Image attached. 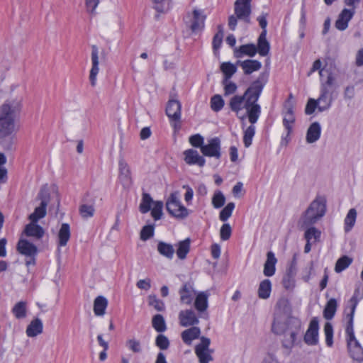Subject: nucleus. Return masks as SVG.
I'll use <instances>...</instances> for the list:
<instances>
[{
  "instance_id": "1",
  "label": "nucleus",
  "mask_w": 363,
  "mask_h": 363,
  "mask_svg": "<svg viewBox=\"0 0 363 363\" xmlns=\"http://www.w3.org/2000/svg\"><path fill=\"white\" fill-rule=\"evenodd\" d=\"M267 77L262 74L251 83L242 95H234L229 101L228 106L230 110L236 114L240 120L244 121L247 118L251 123L244 130L243 143L245 147H249L252 143L255 135L256 123L261 115V106L258 104L259 99L267 83Z\"/></svg>"
},
{
  "instance_id": "2",
  "label": "nucleus",
  "mask_w": 363,
  "mask_h": 363,
  "mask_svg": "<svg viewBox=\"0 0 363 363\" xmlns=\"http://www.w3.org/2000/svg\"><path fill=\"white\" fill-rule=\"evenodd\" d=\"M21 110L18 100L6 101L0 106V132H15V120Z\"/></svg>"
},
{
  "instance_id": "3",
  "label": "nucleus",
  "mask_w": 363,
  "mask_h": 363,
  "mask_svg": "<svg viewBox=\"0 0 363 363\" xmlns=\"http://www.w3.org/2000/svg\"><path fill=\"white\" fill-rule=\"evenodd\" d=\"M326 212V203L324 198L317 196L307 208L303 216L301 222L302 227L313 225Z\"/></svg>"
},
{
  "instance_id": "4",
  "label": "nucleus",
  "mask_w": 363,
  "mask_h": 363,
  "mask_svg": "<svg viewBox=\"0 0 363 363\" xmlns=\"http://www.w3.org/2000/svg\"><path fill=\"white\" fill-rule=\"evenodd\" d=\"M345 338L350 357L358 363L363 361V347L357 340L354 331V322H347L345 328Z\"/></svg>"
},
{
  "instance_id": "5",
  "label": "nucleus",
  "mask_w": 363,
  "mask_h": 363,
  "mask_svg": "<svg viewBox=\"0 0 363 363\" xmlns=\"http://www.w3.org/2000/svg\"><path fill=\"white\" fill-rule=\"evenodd\" d=\"M167 212L177 219H184L189 215V211L182 203L178 191L170 194L166 201Z\"/></svg>"
},
{
  "instance_id": "6",
  "label": "nucleus",
  "mask_w": 363,
  "mask_h": 363,
  "mask_svg": "<svg viewBox=\"0 0 363 363\" xmlns=\"http://www.w3.org/2000/svg\"><path fill=\"white\" fill-rule=\"evenodd\" d=\"M16 250L19 254L26 257V265L35 264V257L38 255V247L26 239L20 238L16 245Z\"/></svg>"
},
{
  "instance_id": "7",
  "label": "nucleus",
  "mask_w": 363,
  "mask_h": 363,
  "mask_svg": "<svg viewBox=\"0 0 363 363\" xmlns=\"http://www.w3.org/2000/svg\"><path fill=\"white\" fill-rule=\"evenodd\" d=\"M289 324L291 326L289 330L281 334V345L283 347L291 351L295 345L296 336L301 330L302 325L300 320H292Z\"/></svg>"
},
{
  "instance_id": "8",
  "label": "nucleus",
  "mask_w": 363,
  "mask_h": 363,
  "mask_svg": "<svg viewBox=\"0 0 363 363\" xmlns=\"http://www.w3.org/2000/svg\"><path fill=\"white\" fill-rule=\"evenodd\" d=\"M201 342L195 346L194 352L199 363H209L213 361V350L209 348L211 340L208 337L202 336Z\"/></svg>"
},
{
  "instance_id": "9",
  "label": "nucleus",
  "mask_w": 363,
  "mask_h": 363,
  "mask_svg": "<svg viewBox=\"0 0 363 363\" xmlns=\"http://www.w3.org/2000/svg\"><path fill=\"white\" fill-rule=\"evenodd\" d=\"M251 1L252 0H236L234 4L235 15L240 21L246 23H250Z\"/></svg>"
},
{
  "instance_id": "10",
  "label": "nucleus",
  "mask_w": 363,
  "mask_h": 363,
  "mask_svg": "<svg viewBox=\"0 0 363 363\" xmlns=\"http://www.w3.org/2000/svg\"><path fill=\"white\" fill-rule=\"evenodd\" d=\"M220 140L218 137L211 138L206 145L201 147V153L206 157L220 159L221 157Z\"/></svg>"
},
{
  "instance_id": "11",
  "label": "nucleus",
  "mask_w": 363,
  "mask_h": 363,
  "mask_svg": "<svg viewBox=\"0 0 363 363\" xmlns=\"http://www.w3.org/2000/svg\"><path fill=\"white\" fill-rule=\"evenodd\" d=\"M363 298V285L357 284L354 294L349 301V313L346 315L347 322H354V313L359 302Z\"/></svg>"
},
{
  "instance_id": "12",
  "label": "nucleus",
  "mask_w": 363,
  "mask_h": 363,
  "mask_svg": "<svg viewBox=\"0 0 363 363\" xmlns=\"http://www.w3.org/2000/svg\"><path fill=\"white\" fill-rule=\"evenodd\" d=\"M318 320L316 317L311 319L308 330L303 337V340L308 345H316L318 342Z\"/></svg>"
},
{
  "instance_id": "13",
  "label": "nucleus",
  "mask_w": 363,
  "mask_h": 363,
  "mask_svg": "<svg viewBox=\"0 0 363 363\" xmlns=\"http://www.w3.org/2000/svg\"><path fill=\"white\" fill-rule=\"evenodd\" d=\"M292 320L299 319L292 316L287 318L276 316L272 323V331L276 335H281L282 333H284L289 330L291 326L289 323Z\"/></svg>"
},
{
  "instance_id": "14",
  "label": "nucleus",
  "mask_w": 363,
  "mask_h": 363,
  "mask_svg": "<svg viewBox=\"0 0 363 363\" xmlns=\"http://www.w3.org/2000/svg\"><path fill=\"white\" fill-rule=\"evenodd\" d=\"M333 90L326 89L325 87L320 89V96L317 99L319 104L318 109L320 112L327 111L330 108L333 101Z\"/></svg>"
},
{
  "instance_id": "15",
  "label": "nucleus",
  "mask_w": 363,
  "mask_h": 363,
  "mask_svg": "<svg viewBox=\"0 0 363 363\" xmlns=\"http://www.w3.org/2000/svg\"><path fill=\"white\" fill-rule=\"evenodd\" d=\"M91 68L90 69L89 73V81L90 84L92 86H95L96 85V77L99 72V49L98 47L95 45L91 46Z\"/></svg>"
},
{
  "instance_id": "16",
  "label": "nucleus",
  "mask_w": 363,
  "mask_h": 363,
  "mask_svg": "<svg viewBox=\"0 0 363 363\" xmlns=\"http://www.w3.org/2000/svg\"><path fill=\"white\" fill-rule=\"evenodd\" d=\"M180 303L186 305H191L196 296V291L190 282L184 283L179 290Z\"/></svg>"
},
{
  "instance_id": "17",
  "label": "nucleus",
  "mask_w": 363,
  "mask_h": 363,
  "mask_svg": "<svg viewBox=\"0 0 363 363\" xmlns=\"http://www.w3.org/2000/svg\"><path fill=\"white\" fill-rule=\"evenodd\" d=\"M179 324L183 327L194 326L199 323V318L191 309L181 311L179 313Z\"/></svg>"
},
{
  "instance_id": "18",
  "label": "nucleus",
  "mask_w": 363,
  "mask_h": 363,
  "mask_svg": "<svg viewBox=\"0 0 363 363\" xmlns=\"http://www.w3.org/2000/svg\"><path fill=\"white\" fill-rule=\"evenodd\" d=\"M182 105L177 100L170 99L166 107V114L173 121H179L181 119Z\"/></svg>"
},
{
  "instance_id": "19",
  "label": "nucleus",
  "mask_w": 363,
  "mask_h": 363,
  "mask_svg": "<svg viewBox=\"0 0 363 363\" xmlns=\"http://www.w3.org/2000/svg\"><path fill=\"white\" fill-rule=\"evenodd\" d=\"M355 13L354 9H344L335 21V28L339 30H345L348 27L349 21Z\"/></svg>"
},
{
  "instance_id": "20",
  "label": "nucleus",
  "mask_w": 363,
  "mask_h": 363,
  "mask_svg": "<svg viewBox=\"0 0 363 363\" xmlns=\"http://www.w3.org/2000/svg\"><path fill=\"white\" fill-rule=\"evenodd\" d=\"M184 160L189 165L196 164L200 167H203L206 164V160L201 156L197 150L189 149L184 152Z\"/></svg>"
},
{
  "instance_id": "21",
  "label": "nucleus",
  "mask_w": 363,
  "mask_h": 363,
  "mask_svg": "<svg viewBox=\"0 0 363 363\" xmlns=\"http://www.w3.org/2000/svg\"><path fill=\"white\" fill-rule=\"evenodd\" d=\"M13 132H0V147L5 151H13L15 149L16 138Z\"/></svg>"
},
{
  "instance_id": "22",
  "label": "nucleus",
  "mask_w": 363,
  "mask_h": 363,
  "mask_svg": "<svg viewBox=\"0 0 363 363\" xmlns=\"http://www.w3.org/2000/svg\"><path fill=\"white\" fill-rule=\"evenodd\" d=\"M37 223L30 221L25 226L23 233L27 237H33L37 240L41 239L44 236L45 230Z\"/></svg>"
},
{
  "instance_id": "23",
  "label": "nucleus",
  "mask_w": 363,
  "mask_h": 363,
  "mask_svg": "<svg viewBox=\"0 0 363 363\" xmlns=\"http://www.w3.org/2000/svg\"><path fill=\"white\" fill-rule=\"evenodd\" d=\"M206 16L201 11L194 9L193 11V20L190 26L191 31L194 33L201 31L204 28Z\"/></svg>"
},
{
  "instance_id": "24",
  "label": "nucleus",
  "mask_w": 363,
  "mask_h": 363,
  "mask_svg": "<svg viewBox=\"0 0 363 363\" xmlns=\"http://www.w3.org/2000/svg\"><path fill=\"white\" fill-rule=\"evenodd\" d=\"M277 259L273 252L269 251L267 254V260L264 264L263 273L266 277H272L275 274Z\"/></svg>"
},
{
  "instance_id": "25",
  "label": "nucleus",
  "mask_w": 363,
  "mask_h": 363,
  "mask_svg": "<svg viewBox=\"0 0 363 363\" xmlns=\"http://www.w3.org/2000/svg\"><path fill=\"white\" fill-rule=\"evenodd\" d=\"M321 135V126L318 122L312 123L307 130L306 142L313 143L319 140Z\"/></svg>"
},
{
  "instance_id": "26",
  "label": "nucleus",
  "mask_w": 363,
  "mask_h": 363,
  "mask_svg": "<svg viewBox=\"0 0 363 363\" xmlns=\"http://www.w3.org/2000/svg\"><path fill=\"white\" fill-rule=\"evenodd\" d=\"M257 52V47L252 43L245 44L235 48L234 55L237 58H241L245 55L254 57Z\"/></svg>"
},
{
  "instance_id": "27",
  "label": "nucleus",
  "mask_w": 363,
  "mask_h": 363,
  "mask_svg": "<svg viewBox=\"0 0 363 363\" xmlns=\"http://www.w3.org/2000/svg\"><path fill=\"white\" fill-rule=\"evenodd\" d=\"M43 324L42 320L38 318H34L28 325L26 333L28 337H33L43 333Z\"/></svg>"
},
{
  "instance_id": "28",
  "label": "nucleus",
  "mask_w": 363,
  "mask_h": 363,
  "mask_svg": "<svg viewBox=\"0 0 363 363\" xmlns=\"http://www.w3.org/2000/svg\"><path fill=\"white\" fill-rule=\"evenodd\" d=\"M208 293L206 291L199 292L195 297L194 308L199 313H203L206 311L208 306Z\"/></svg>"
},
{
  "instance_id": "29",
  "label": "nucleus",
  "mask_w": 363,
  "mask_h": 363,
  "mask_svg": "<svg viewBox=\"0 0 363 363\" xmlns=\"http://www.w3.org/2000/svg\"><path fill=\"white\" fill-rule=\"evenodd\" d=\"M267 30H262L257 40V50L261 56H267L270 50L269 43L267 40Z\"/></svg>"
},
{
  "instance_id": "30",
  "label": "nucleus",
  "mask_w": 363,
  "mask_h": 363,
  "mask_svg": "<svg viewBox=\"0 0 363 363\" xmlns=\"http://www.w3.org/2000/svg\"><path fill=\"white\" fill-rule=\"evenodd\" d=\"M201 330L199 327L191 326L190 328L184 330L181 337L183 342L186 345H191L192 341L199 338Z\"/></svg>"
},
{
  "instance_id": "31",
  "label": "nucleus",
  "mask_w": 363,
  "mask_h": 363,
  "mask_svg": "<svg viewBox=\"0 0 363 363\" xmlns=\"http://www.w3.org/2000/svg\"><path fill=\"white\" fill-rule=\"evenodd\" d=\"M119 167V178L124 183V184H128L131 182V172L130 167L127 162L121 159L118 162Z\"/></svg>"
},
{
  "instance_id": "32",
  "label": "nucleus",
  "mask_w": 363,
  "mask_h": 363,
  "mask_svg": "<svg viewBox=\"0 0 363 363\" xmlns=\"http://www.w3.org/2000/svg\"><path fill=\"white\" fill-rule=\"evenodd\" d=\"M108 306V300L103 296H97L94 301V313L96 316H103Z\"/></svg>"
},
{
  "instance_id": "33",
  "label": "nucleus",
  "mask_w": 363,
  "mask_h": 363,
  "mask_svg": "<svg viewBox=\"0 0 363 363\" xmlns=\"http://www.w3.org/2000/svg\"><path fill=\"white\" fill-rule=\"evenodd\" d=\"M238 63L240 65L245 74H250L253 72L259 70L262 67L260 62L254 60H246L242 62L238 61Z\"/></svg>"
},
{
  "instance_id": "34",
  "label": "nucleus",
  "mask_w": 363,
  "mask_h": 363,
  "mask_svg": "<svg viewBox=\"0 0 363 363\" xmlns=\"http://www.w3.org/2000/svg\"><path fill=\"white\" fill-rule=\"evenodd\" d=\"M272 282L269 279L262 281L258 287V297L261 299H267L271 294Z\"/></svg>"
},
{
  "instance_id": "35",
  "label": "nucleus",
  "mask_w": 363,
  "mask_h": 363,
  "mask_svg": "<svg viewBox=\"0 0 363 363\" xmlns=\"http://www.w3.org/2000/svg\"><path fill=\"white\" fill-rule=\"evenodd\" d=\"M27 303L26 301L17 302L11 309L13 315L17 319H23L27 315Z\"/></svg>"
},
{
  "instance_id": "36",
  "label": "nucleus",
  "mask_w": 363,
  "mask_h": 363,
  "mask_svg": "<svg viewBox=\"0 0 363 363\" xmlns=\"http://www.w3.org/2000/svg\"><path fill=\"white\" fill-rule=\"evenodd\" d=\"M283 125L286 133L285 136H282V140H286V143H287L289 141L288 138L292 131V125L295 122V116L294 114H283Z\"/></svg>"
},
{
  "instance_id": "37",
  "label": "nucleus",
  "mask_w": 363,
  "mask_h": 363,
  "mask_svg": "<svg viewBox=\"0 0 363 363\" xmlns=\"http://www.w3.org/2000/svg\"><path fill=\"white\" fill-rule=\"evenodd\" d=\"M59 245L65 246L70 238V228L67 223H62L58 233Z\"/></svg>"
},
{
  "instance_id": "38",
  "label": "nucleus",
  "mask_w": 363,
  "mask_h": 363,
  "mask_svg": "<svg viewBox=\"0 0 363 363\" xmlns=\"http://www.w3.org/2000/svg\"><path fill=\"white\" fill-rule=\"evenodd\" d=\"M337 303L335 298H330L326 303L323 311V315L326 320H331L337 311Z\"/></svg>"
},
{
  "instance_id": "39",
  "label": "nucleus",
  "mask_w": 363,
  "mask_h": 363,
  "mask_svg": "<svg viewBox=\"0 0 363 363\" xmlns=\"http://www.w3.org/2000/svg\"><path fill=\"white\" fill-rule=\"evenodd\" d=\"M152 8L160 13L167 12L171 8L172 0H151Z\"/></svg>"
},
{
  "instance_id": "40",
  "label": "nucleus",
  "mask_w": 363,
  "mask_h": 363,
  "mask_svg": "<svg viewBox=\"0 0 363 363\" xmlns=\"http://www.w3.org/2000/svg\"><path fill=\"white\" fill-rule=\"evenodd\" d=\"M356 218L357 211L354 208L350 209L344 220V229L346 233L352 230L355 224Z\"/></svg>"
},
{
  "instance_id": "41",
  "label": "nucleus",
  "mask_w": 363,
  "mask_h": 363,
  "mask_svg": "<svg viewBox=\"0 0 363 363\" xmlns=\"http://www.w3.org/2000/svg\"><path fill=\"white\" fill-rule=\"evenodd\" d=\"M157 250L160 255L168 259H172L174 253V249L171 244L160 241L157 245Z\"/></svg>"
},
{
  "instance_id": "42",
  "label": "nucleus",
  "mask_w": 363,
  "mask_h": 363,
  "mask_svg": "<svg viewBox=\"0 0 363 363\" xmlns=\"http://www.w3.org/2000/svg\"><path fill=\"white\" fill-rule=\"evenodd\" d=\"M152 325L158 333H163L167 330L165 320L161 314H157L152 317Z\"/></svg>"
},
{
  "instance_id": "43",
  "label": "nucleus",
  "mask_w": 363,
  "mask_h": 363,
  "mask_svg": "<svg viewBox=\"0 0 363 363\" xmlns=\"http://www.w3.org/2000/svg\"><path fill=\"white\" fill-rule=\"evenodd\" d=\"M352 258L344 255L340 257L335 264V271L337 273H340L345 269H346L352 263Z\"/></svg>"
},
{
  "instance_id": "44",
  "label": "nucleus",
  "mask_w": 363,
  "mask_h": 363,
  "mask_svg": "<svg viewBox=\"0 0 363 363\" xmlns=\"http://www.w3.org/2000/svg\"><path fill=\"white\" fill-rule=\"evenodd\" d=\"M307 230L305 232L304 238L308 242H315L320 237V231L313 225L307 227Z\"/></svg>"
},
{
  "instance_id": "45",
  "label": "nucleus",
  "mask_w": 363,
  "mask_h": 363,
  "mask_svg": "<svg viewBox=\"0 0 363 363\" xmlns=\"http://www.w3.org/2000/svg\"><path fill=\"white\" fill-rule=\"evenodd\" d=\"M190 250V240L189 238L181 241L178 244V248L177 250V255L180 259L186 258V255Z\"/></svg>"
},
{
  "instance_id": "46",
  "label": "nucleus",
  "mask_w": 363,
  "mask_h": 363,
  "mask_svg": "<svg viewBox=\"0 0 363 363\" xmlns=\"http://www.w3.org/2000/svg\"><path fill=\"white\" fill-rule=\"evenodd\" d=\"M220 70L223 73V79H230L233 75L237 72V67L231 62H223L220 65Z\"/></svg>"
},
{
  "instance_id": "47",
  "label": "nucleus",
  "mask_w": 363,
  "mask_h": 363,
  "mask_svg": "<svg viewBox=\"0 0 363 363\" xmlns=\"http://www.w3.org/2000/svg\"><path fill=\"white\" fill-rule=\"evenodd\" d=\"M152 197L147 193H143L139 208L142 213H146L151 209V205L154 203Z\"/></svg>"
},
{
  "instance_id": "48",
  "label": "nucleus",
  "mask_w": 363,
  "mask_h": 363,
  "mask_svg": "<svg viewBox=\"0 0 363 363\" xmlns=\"http://www.w3.org/2000/svg\"><path fill=\"white\" fill-rule=\"evenodd\" d=\"M46 209L47 207L45 206V203L36 207L34 212L29 216V220L32 222H38L40 219L46 216Z\"/></svg>"
},
{
  "instance_id": "49",
  "label": "nucleus",
  "mask_w": 363,
  "mask_h": 363,
  "mask_svg": "<svg viewBox=\"0 0 363 363\" xmlns=\"http://www.w3.org/2000/svg\"><path fill=\"white\" fill-rule=\"evenodd\" d=\"M225 102L219 94H216L211 99V108L215 112L220 111L224 106Z\"/></svg>"
},
{
  "instance_id": "50",
  "label": "nucleus",
  "mask_w": 363,
  "mask_h": 363,
  "mask_svg": "<svg viewBox=\"0 0 363 363\" xmlns=\"http://www.w3.org/2000/svg\"><path fill=\"white\" fill-rule=\"evenodd\" d=\"M148 303L157 311H164L165 306L164 302L159 299L155 295H150L148 296Z\"/></svg>"
},
{
  "instance_id": "51",
  "label": "nucleus",
  "mask_w": 363,
  "mask_h": 363,
  "mask_svg": "<svg viewBox=\"0 0 363 363\" xmlns=\"http://www.w3.org/2000/svg\"><path fill=\"white\" fill-rule=\"evenodd\" d=\"M235 206V205L233 202L228 203L220 212V220L222 221H226L231 216Z\"/></svg>"
},
{
  "instance_id": "52",
  "label": "nucleus",
  "mask_w": 363,
  "mask_h": 363,
  "mask_svg": "<svg viewBox=\"0 0 363 363\" xmlns=\"http://www.w3.org/2000/svg\"><path fill=\"white\" fill-rule=\"evenodd\" d=\"M79 213L83 218H91L95 212L94 206L88 204H82L79 206Z\"/></svg>"
},
{
  "instance_id": "53",
  "label": "nucleus",
  "mask_w": 363,
  "mask_h": 363,
  "mask_svg": "<svg viewBox=\"0 0 363 363\" xmlns=\"http://www.w3.org/2000/svg\"><path fill=\"white\" fill-rule=\"evenodd\" d=\"M222 84L224 87V96H229L236 92L238 86L235 83L230 81V79H223Z\"/></svg>"
},
{
  "instance_id": "54",
  "label": "nucleus",
  "mask_w": 363,
  "mask_h": 363,
  "mask_svg": "<svg viewBox=\"0 0 363 363\" xmlns=\"http://www.w3.org/2000/svg\"><path fill=\"white\" fill-rule=\"evenodd\" d=\"M153 205L151 215L155 220H160L162 215L163 202L157 201L154 202Z\"/></svg>"
},
{
  "instance_id": "55",
  "label": "nucleus",
  "mask_w": 363,
  "mask_h": 363,
  "mask_svg": "<svg viewBox=\"0 0 363 363\" xmlns=\"http://www.w3.org/2000/svg\"><path fill=\"white\" fill-rule=\"evenodd\" d=\"M225 201V198L223 194L218 191L215 193L212 199V203L214 208H219L222 207Z\"/></svg>"
},
{
  "instance_id": "56",
  "label": "nucleus",
  "mask_w": 363,
  "mask_h": 363,
  "mask_svg": "<svg viewBox=\"0 0 363 363\" xmlns=\"http://www.w3.org/2000/svg\"><path fill=\"white\" fill-rule=\"evenodd\" d=\"M154 235V226L147 225L144 226L140 231V239L147 240Z\"/></svg>"
},
{
  "instance_id": "57",
  "label": "nucleus",
  "mask_w": 363,
  "mask_h": 363,
  "mask_svg": "<svg viewBox=\"0 0 363 363\" xmlns=\"http://www.w3.org/2000/svg\"><path fill=\"white\" fill-rule=\"evenodd\" d=\"M155 345L160 350H167L169 347V341L165 335H164L162 334H160L156 337Z\"/></svg>"
},
{
  "instance_id": "58",
  "label": "nucleus",
  "mask_w": 363,
  "mask_h": 363,
  "mask_svg": "<svg viewBox=\"0 0 363 363\" xmlns=\"http://www.w3.org/2000/svg\"><path fill=\"white\" fill-rule=\"evenodd\" d=\"M325 73H327V79L324 82L323 78H320V89H323V87L326 88V89H332L331 87L333 86L335 82V77L331 72L328 70V72H325Z\"/></svg>"
},
{
  "instance_id": "59",
  "label": "nucleus",
  "mask_w": 363,
  "mask_h": 363,
  "mask_svg": "<svg viewBox=\"0 0 363 363\" xmlns=\"http://www.w3.org/2000/svg\"><path fill=\"white\" fill-rule=\"evenodd\" d=\"M322 62L320 60L318 59L315 60L313 63V66L310 70V72L308 74V76H310L313 72L319 70V75L320 77L322 79L323 78L324 74L325 72H328V69H325L324 68H321Z\"/></svg>"
},
{
  "instance_id": "60",
  "label": "nucleus",
  "mask_w": 363,
  "mask_h": 363,
  "mask_svg": "<svg viewBox=\"0 0 363 363\" xmlns=\"http://www.w3.org/2000/svg\"><path fill=\"white\" fill-rule=\"evenodd\" d=\"M232 233V228L229 223H224L220 230V237L222 240H228Z\"/></svg>"
},
{
  "instance_id": "61",
  "label": "nucleus",
  "mask_w": 363,
  "mask_h": 363,
  "mask_svg": "<svg viewBox=\"0 0 363 363\" xmlns=\"http://www.w3.org/2000/svg\"><path fill=\"white\" fill-rule=\"evenodd\" d=\"M319 106L318 101L317 99H309L306 108H305V113L306 115H311L314 113L315 108H318V106Z\"/></svg>"
},
{
  "instance_id": "62",
  "label": "nucleus",
  "mask_w": 363,
  "mask_h": 363,
  "mask_svg": "<svg viewBox=\"0 0 363 363\" xmlns=\"http://www.w3.org/2000/svg\"><path fill=\"white\" fill-rule=\"evenodd\" d=\"M126 345L133 352H140L142 351L140 342L135 339H131L127 341Z\"/></svg>"
},
{
  "instance_id": "63",
  "label": "nucleus",
  "mask_w": 363,
  "mask_h": 363,
  "mask_svg": "<svg viewBox=\"0 0 363 363\" xmlns=\"http://www.w3.org/2000/svg\"><path fill=\"white\" fill-rule=\"evenodd\" d=\"M294 275L286 274L283 278V286L286 289H291L294 287L295 281Z\"/></svg>"
},
{
  "instance_id": "64",
  "label": "nucleus",
  "mask_w": 363,
  "mask_h": 363,
  "mask_svg": "<svg viewBox=\"0 0 363 363\" xmlns=\"http://www.w3.org/2000/svg\"><path fill=\"white\" fill-rule=\"evenodd\" d=\"M189 143L195 147H200L203 145V138L199 135L196 134L189 138Z\"/></svg>"
}]
</instances>
